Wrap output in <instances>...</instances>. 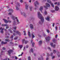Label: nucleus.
I'll use <instances>...</instances> for the list:
<instances>
[{
    "label": "nucleus",
    "instance_id": "obj_1",
    "mask_svg": "<svg viewBox=\"0 0 60 60\" xmlns=\"http://www.w3.org/2000/svg\"><path fill=\"white\" fill-rule=\"evenodd\" d=\"M38 18L41 19V21H40L39 23L41 25L44 22V18L42 16V15L40 13V12H38Z\"/></svg>",
    "mask_w": 60,
    "mask_h": 60
},
{
    "label": "nucleus",
    "instance_id": "obj_2",
    "mask_svg": "<svg viewBox=\"0 0 60 60\" xmlns=\"http://www.w3.org/2000/svg\"><path fill=\"white\" fill-rule=\"evenodd\" d=\"M11 18H12L13 20H15V19L16 20V21L18 22L17 24H19V23H20V22H19V20L18 19V17H15V16H12L11 17Z\"/></svg>",
    "mask_w": 60,
    "mask_h": 60
},
{
    "label": "nucleus",
    "instance_id": "obj_3",
    "mask_svg": "<svg viewBox=\"0 0 60 60\" xmlns=\"http://www.w3.org/2000/svg\"><path fill=\"white\" fill-rule=\"evenodd\" d=\"M45 4L46 6H45L44 7L46 9H48V7H50V6L49 3H46Z\"/></svg>",
    "mask_w": 60,
    "mask_h": 60
},
{
    "label": "nucleus",
    "instance_id": "obj_4",
    "mask_svg": "<svg viewBox=\"0 0 60 60\" xmlns=\"http://www.w3.org/2000/svg\"><path fill=\"white\" fill-rule=\"evenodd\" d=\"M20 3L17 2V5L16 6V8L17 10H19V8L18 7L20 6Z\"/></svg>",
    "mask_w": 60,
    "mask_h": 60
},
{
    "label": "nucleus",
    "instance_id": "obj_5",
    "mask_svg": "<svg viewBox=\"0 0 60 60\" xmlns=\"http://www.w3.org/2000/svg\"><path fill=\"white\" fill-rule=\"evenodd\" d=\"M55 10L51 11V12H55V11H58V10H59V7H57V6H56L55 7Z\"/></svg>",
    "mask_w": 60,
    "mask_h": 60
},
{
    "label": "nucleus",
    "instance_id": "obj_6",
    "mask_svg": "<svg viewBox=\"0 0 60 60\" xmlns=\"http://www.w3.org/2000/svg\"><path fill=\"white\" fill-rule=\"evenodd\" d=\"M13 32L14 33H16L17 34H18L19 36H21V33L19 32V31H15V30H13Z\"/></svg>",
    "mask_w": 60,
    "mask_h": 60
},
{
    "label": "nucleus",
    "instance_id": "obj_7",
    "mask_svg": "<svg viewBox=\"0 0 60 60\" xmlns=\"http://www.w3.org/2000/svg\"><path fill=\"white\" fill-rule=\"evenodd\" d=\"M47 2H48V3H49V4H51L52 6V7H53V8H54V7H54V5L53 4L51 3V1H50V0H47Z\"/></svg>",
    "mask_w": 60,
    "mask_h": 60
},
{
    "label": "nucleus",
    "instance_id": "obj_8",
    "mask_svg": "<svg viewBox=\"0 0 60 60\" xmlns=\"http://www.w3.org/2000/svg\"><path fill=\"white\" fill-rule=\"evenodd\" d=\"M45 39L46 40V41L48 42V41H49L50 39V38L49 36L48 37H46L45 38Z\"/></svg>",
    "mask_w": 60,
    "mask_h": 60
},
{
    "label": "nucleus",
    "instance_id": "obj_9",
    "mask_svg": "<svg viewBox=\"0 0 60 60\" xmlns=\"http://www.w3.org/2000/svg\"><path fill=\"white\" fill-rule=\"evenodd\" d=\"M13 52V50H12L10 49L8 51V52L9 53V56H11V52Z\"/></svg>",
    "mask_w": 60,
    "mask_h": 60
},
{
    "label": "nucleus",
    "instance_id": "obj_10",
    "mask_svg": "<svg viewBox=\"0 0 60 60\" xmlns=\"http://www.w3.org/2000/svg\"><path fill=\"white\" fill-rule=\"evenodd\" d=\"M25 41V44H26V43H27V42H28V41H27L25 40V39H24L22 41V43H24V42Z\"/></svg>",
    "mask_w": 60,
    "mask_h": 60
},
{
    "label": "nucleus",
    "instance_id": "obj_11",
    "mask_svg": "<svg viewBox=\"0 0 60 60\" xmlns=\"http://www.w3.org/2000/svg\"><path fill=\"white\" fill-rule=\"evenodd\" d=\"M50 45L52 47H53L54 48H55V47L56 46V45H53V43L52 42L51 43Z\"/></svg>",
    "mask_w": 60,
    "mask_h": 60
},
{
    "label": "nucleus",
    "instance_id": "obj_12",
    "mask_svg": "<svg viewBox=\"0 0 60 60\" xmlns=\"http://www.w3.org/2000/svg\"><path fill=\"white\" fill-rule=\"evenodd\" d=\"M1 55H0V57H1L2 56L1 55H4V51H1Z\"/></svg>",
    "mask_w": 60,
    "mask_h": 60
},
{
    "label": "nucleus",
    "instance_id": "obj_13",
    "mask_svg": "<svg viewBox=\"0 0 60 60\" xmlns=\"http://www.w3.org/2000/svg\"><path fill=\"white\" fill-rule=\"evenodd\" d=\"M43 7H41L40 8V10L41 11V13H42V11L43 10Z\"/></svg>",
    "mask_w": 60,
    "mask_h": 60
},
{
    "label": "nucleus",
    "instance_id": "obj_14",
    "mask_svg": "<svg viewBox=\"0 0 60 60\" xmlns=\"http://www.w3.org/2000/svg\"><path fill=\"white\" fill-rule=\"evenodd\" d=\"M8 26V25L7 24H2V26Z\"/></svg>",
    "mask_w": 60,
    "mask_h": 60
},
{
    "label": "nucleus",
    "instance_id": "obj_15",
    "mask_svg": "<svg viewBox=\"0 0 60 60\" xmlns=\"http://www.w3.org/2000/svg\"><path fill=\"white\" fill-rule=\"evenodd\" d=\"M30 26L31 29H33V28H34V26H33V25H32V24H30Z\"/></svg>",
    "mask_w": 60,
    "mask_h": 60
},
{
    "label": "nucleus",
    "instance_id": "obj_16",
    "mask_svg": "<svg viewBox=\"0 0 60 60\" xmlns=\"http://www.w3.org/2000/svg\"><path fill=\"white\" fill-rule=\"evenodd\" d=\"M21 13L22 15V14H23L24 15V17H26V14H25V13L23 12V13H22V12H21Z\"/></svg>",
    "mask_w": 60,
    "mask_h": 60
},
{
    "label": "nucleus",
    "instance_id": "obj_17",
    "mask_svg": "<svg viewBox=\"0 0 60 60\" xmlns=\"http://www.w3.org/2000/svg\"><path fill=\"white\" fill-rule=\"evenodd\" d=\"M13 24L14 25H17V24H16L15 20H14L13 21Z\"/></svg>",
    "mask_w": 60,
    "mask_h": 60
},
{
    "label": "nucleus",
    "instance_id": "obj_18",
    "mask_svg": "<svg viewBox=\"0 0 60 60\" xmlns=\"http://www.w3.org/2000/svg\"><path fill=\"white\" fill-rule=\"evenodd\" d=\"M3 20H4V22H5V23H7L8 22V21H7V20H6L5 19H3Z\"/></svg>",
    "mask_w": 60,
    "mask_h": 60
},
{
    "label": "nucleus",
    "instance_id": "obj_19",
    "mask_svg": "<svg viewBox=\"0 0 60 60\" xmlns=\"http://www.w3.org/2000/svg\"><path fill=\"white\" fill-rule=\"evenodd\" d=\"M10 11L11 12H13V10H12V9H9L8 10V11Z\"/></svg>",
    "mask_w": 60,
    "mask_h": 60
},
{
    "label": "nucleus",
    "instance_id": "obj_20",
    "mask_svg": "<svg viewBox=\"0 0 60 60\" xmlns=\"http://www.w3.org/2000/svg\"><path fill=\"white\" fill-rule=\"evenodd\" d=\"M13 35H12L11 37H10V38H11V39H12L11 40V41H12V40H13Z\"/></svg>",
    "mask_w": 60,
    "mask_h": 60
},
{
    "label": "nucleus",
    "instance_id": "obj_21",
    "mask_svg": "<svg viewBox=\"0 0 60 60\" xmlns=\"http://www.w3.org/2000/svg\"><path fill=\"white\" fill-rule=\"evenodd\" d=\"M10 44H11L12 46H14V44H13V43H12V42H10Z\"/></svg>",
    "mask_w": 60,
    "mask_h": 60
},
{
    "label": "nucleus",
    "instance_id": "obj_22",
    "mask_svg": "<svg viewBox=\"0 0 60 60\" xmlns=\"http://www.w3.org/2000/svg\"><path fill=\"white\" fill-rule=\"evenodd\" d=\"M31 35H32V39H33L34 37H35V36H34V34L33 33H32L31 34Z\"/></svg>",
    "mask_w": 60,
    "mask_h": 60
},
{
    "label": "nucleus",
    "instance_id": "obj_23",
    "mask_svg": "<svg viewBox=\"0 0 60 60\" xmlns=\"http://www.w3.org/2000/svg\"><path fill=\"white\" fill-rule=\"evenodd\" d=\"M19 47L20 48V49H21L22 47H23V45H19Z\"/></svg>",
    "mask_w": 60,
    "mask_h": 60
},
{
    "label": "nucleus",
    "instance_id": "obj_24",
    "mask_svg": "<svg viewBox=\"0 0 60 60\" xmlns=\"http://www.w3.org/2000/svg\"><path fill=\"white\" fill-rule=\"evenodd\" d=\"M39 45H41L42 44V41H39Z\"/></svg>",
    "mask_w": 60,
    "mask_h": 60
},
{
    "label": "nucleus",
    "instance_id": "obj_25",
    "mask_svg": "<svg viewBox=\"0 0 60 60\" xmlns=\"http://www.w3.org/2000/svg\"><path fill=\"white\" fill-rule=\"evenodd\" d=\"M25 7L26 10L28 9V6L27 5H25Z\"/></svg>",
    "mask_w": 60,
    "mask_h": 60
},
{
    "label": "nucleus",
    "instance_id": "obj_26",
    "mask_svg": "<svg viewBox=\"0 0 60 60\" xmlns=\"http://www.w3.org/2000/svg\"><path fill=\"white\" fill-rule=\"evenodd\" d=\"M53 42H54V43H56V39H53Z\"/></svg>",
    "mask_w": 60,
    "mask_h": 60
},
{
    "label": "nucleus",
    "instance_id": "obj_27",
    "mask_svg": "<svg viewBox=\"0 0 60 60\" xmlns=\"http://www.w3.org/2000/svg\"><path fill=\"white\" fill-rule=\"evenodd\" d=\"M45 19L47 20H48V21H49V18L48 17H47V18H46Z\"/></svg>",
    "mask_w": 60,
    "mask_h": 60
},
{
    "label": "nucleus",
    "instance_id": "obj_28",
    "mask_svg": "<svg viewBox=\"0 0 60 60\" xmlns=\"http://www.w3.org/2000/svg\"><path fill=\"white\" fill-rule=\"evenodd\" d=\"M28 34L29 37H31V36H30V32L29 31H28Z\"/></svg>",
    "mask_w": 60,
    "mask_h": 60
},
{
    "label": "nucleus",
    "instance_id": "obj_29",
    "mask_svg": "<svg viewBox=\"0 0 60 60\" xmlns=\"http://www.w3.org/2000/svg\"><path fill=\"white\" fill-rule=\"evenodd\" d=\"M28 60H31V57L30 56H29L28 57Z\"/></svg>",
    "mask_w": 60,
    "mask_h": 60
},
{
    "label": "nucleus",
    "instance_id": "obj_30",
    "mask_svg": "<svg viewBox=\"0 0 60 60\" xmlns=\"http://www.w3.org/2000/svg\"><path fill=\"white\" fill-rule=\"evenodd\" d=\"M31 51L32 52V53H34V51H33V48H31L30 49Z\"/></svg>",
    "mask_w": 60,
    "mask_h": 60
},
{
    "label": "nucleus",
    "instance_id": "obj_31",
    "mask_svg": "<svg viewBox=\"0 0 60 60\" xmlns=\"http://www.w3.org/2000/svg\"><path fill=\"white\" fill-rule=\"evenodd\" d=\"M5 41H6L9 42L10 41V40H7V39H5Z\"/></svg>",
    "mask_w": 60,
    "mask_h": 60
},
{
    "label": "nucleus",
    "instance_id": "obj_32",
    "mask_svg": "<svg viewBox=\"0 0 60 60\" xmlns=\"http://www.w3.org/2000/svg\"><path fill=\"white\" fill-rule=\"evenodd\" d=\"M53 52V53H54V54H55V53H56V50H54Z\"/></svg>",
    "mask_w": 60,
    "mask_h": 60
},
{
    "label": "nucleus",
    "instance_id": "obj_33",
    "mask_svg": "<svg viewBox=\"0 0 60 60\" xmlns=\"http://www.w3.org/2000/svg\"><path fill=\"white\" fill-rule=\"evenodd\" d=\"M30 11H32V7H31V6L30 7Z\"/></svg>",
    "mask_w": 60,
    "mask_h": 60
},
{
    "label": "nucleus",
    "instance_id": "obj_34",
    "mask_svg": "<svg viewBox=\"0 0 60 60\" xmlns=\"http://www.w3.org/2000/svg\"><path fill=\"white\" fill-rule=\"evenodd\" d=\"M46 31L48 33H49V30L48 29L47 30H46Z\"/></svg>",
    "mask_w": 60,
    "mask_h": 60
},
{
    "label": "nucleus",
    "instance_id": "obj_35",
    "mask_svg": "<svg viewBox=\"0 0 60 60\" xmlns=\"http://www.w3.org/2000/svg\"><path fill=\"white\" fill-rule=\"evenodd\" d=\"M8 31H10V33H12V30H8Z\"/></svg>",
    "mask_w": 60,
    "mask_h": 60
},
{
    "label": "nucleus",
    "instance_id": "obj_36",
    "mask_svg": "<svg viewBox=\"0 0 60 60\" xmlns=\"http://www.w3.org/2000/svg\"><path fill=\"white\" fill-rule=\"evenodd\" d=\"M48 49H49L50 50V51H51V49H50V48L49 47H48Z\"/></svg>",
    "mask_w": 60,
    "mask_h": 60
},
{
    "label": "nucleus",
    "instance_id": "obj_37",
    "mask_svg": "<svg viewBox=\"0 0 60 60\" xmlns=\"http://www.w3.org/2000/svg\"><path fill=\"white\" fill-rule=\"evenodd\" d=\"M36 3L38 5H39V3H38V1H36Z\"/></svg>",
    "mask_w": 60,
    "mask_h": 60
},
{
    "label": "nucleus",
    "instance_id": "obj_38",
    "mask_svg": "<svg viewBox=\"0 0 60 60\" xmlns=\"http://www.w3.org/2000/svg\"><path fill=\"white\" fill-rule=\"evenodd\" d=\"M16 28H17V27L16 26L13 27V29H14L15 30H16Z\"/></svg>",
    "mask_w": 60,
    "mask_h": 60
},
{
    "label": "nucleus",
    "instance_id": "obj_39",
    "mask_svg": "<svg viewBox=\"0 0 60 60\" xmlns=\"http://www.w3.org/2000/svg\"><path fill=\"white\" fill-rule=\"evenodd\" d=\"M34 42L33 43H32V46L33 47H34Z\"/></svg>",
    "mask_w": 60,
    "mask_h": 60
},
{
    "label": "nucleus",
    "instance_id": "obj_40",
    "mask_svg": "<svg viewBox=\"0 0 60 60\" xmlns=\"http://www.w3.org/2000/svg\"><path fill=\"white\" fill-rule=\"evenodd\" d=\"M57 28H58V27H57V26H56L55 27V29H56V31H57Z\"/></svg>",
    "mask_w": 60,
    "mask_h": 60
},
{
    "label": "nucleus",
    "instance_id": "obj_41",
    "mask_svg": "<svg viewBox=\"0 0 60 60\" xmlns=\"http://www.w3.org/2000/svg\"><path fill=\"white\" fill-rule=\"evenodd\" d=\"M47 57H48V56H50V55L49 54V53H47Z\"/></svg>",
    "mask_w": 60,
    "mask_h": 60
},
{
    "label": "nucleus",
    "instance_id": "obj_42",
    "mask_svg": "<svg viewBox=\"0 0 60 60\" xmlns=\"http://www.w3.org/2000/svg\"><path fill=\"white\" fill-rule=\"evenodd\" d=\"M26 31H24L23 32V33H24V35H26Z\"/></svg>",
    "mask_w": 60,
    "mask_h": 60
},
{
    "label": "nucleus",
    "instance_id": "obj_43",
    "mask_svg": "<svg viewBox=\"0 0 60 60\" xmlns=\"http://www.w3.org/2000/svg\"><path fill=\"white\" fill-rule=\"evenodd\" d=\"M0 33H1V34H3L4 33V31H3L1 30L0 31Z\"/></svg>",
    "mask_w": 60,
    "mask_h": 60
},
{
    "label": "nucleus",
    "instance_id": "obj_44",
    "mask_svg": "<svg viewBox=\"0 0 60 60\" xmlns=\"http://www.w3.org/2000/svg\"><path fill=\"white\" fill-rule=\"evenodd\" d=\"M50 56H53V53H51Z\"/></svg>",
    "mask_w": 60,
    "mask_h": 60
},
{
    "label": "nucleus",
    "instance_id": "obj_45",
    "mask_svg": "<svg viewBox=\"0 0 60 60\" xmlns=\"http://www.w3.org/2000/svg\"><path fill=\"white\" fill-rule=\"evenodd\" d=\"M1 29V31H3V30H4V29H2V28L0 27V30Z\"/></svg>",
    "mask_w": 60,
    "mask_h": 60
},
{
    "label": "nucleus",
    "instance_id": "obj_46",
    "mask_svg": "<svg viewBox=\"0 0 60 60\" xmlns=\"http://www.w3.org/2000/svg\"><path fill=\"white\" fill-rule=\"evenodd\" d=\"M8 15H12L11 13H10L8 14Z\"/></svg>",
    "mask_w": 60,
    "mask_h": 60
},
{
    "label": "nucleus",
    "instance_id": "obj_47",
    "mask_svg": "<svg viewBox=\"0 0 60 60\" xmlns=\"http://www.w3.org/2000/svg\"><path fill=\"white\" fill-rule=\"evenodd\" d=\"M2 49L3 50H5V47H3V48Z\"/></svg>",
    "mask_w": 60,
    "mask_h": 60
},
{
    "label": "nucleus",
    "instance_id": "obj_48",
    "mask_svg": "<svg viewBox=\"0 0 60 60\" xmlns=\"http://www.w3.org/2000/svg\"><path fill=\"white\" fill-rule=\"evenodd\" d=\"M45 15H46V14H47V12L46 11H45Z\"/></svg>",
    "mask_w": 60,
    "mask_h": 60
},
{
    "label": "nucleus",
    "instance_id": "obj_49",
    "mask_svg": "<svg viewBox=\"0 0 60 60\" xmlns=\"http://www.w3.org/2000/svg\"><path fill=\"white\" fill-rule=\"evenodd\" d=\"M60 5V3L59 2H58L57 4V5L58 6V5Z\"/></svg>",
    "mask_w": 60,
    "mask_h": 60
},
{
    "label": "nucleus",
    "instance_id": "obj_50",
    "mask_svg": "<svg viewBox=\"0 0 60 60\" xmlns=\"http://www.w3.org/2000/svg\"><path fill=\"white\" fill-rule=\"evenodd\" d=\"M18 39V37H17L16 38H14V40H17Z\"/></svg>",
    "mask_w": 60,
    "mask_h": 60
},
{
    "label": "nucleus",
    "instance_id": "obj_51",
    "mask_svg": "<svg viewBox=\"0 0 60 60\" xmlns=\"http://www.w3.org/2000/svg\"><path fill=\"white\" fill-rule=\"evenodd\" d=\"M20 1L21 3H23V0H20Z\"/></svg>",
    "mask_w": 60,
    "mask_h": 60
},
{
    "label": "nucleus",
    "instance_id": "obj_52",
    "mask_svg": "<svg viewBox=\"0 0 60 60\" xmlns=\"http://www.w3.org/2000/svg\"><path fill=\"white\" fill-rule=\"evenodd\" d=\"M55 23H53V25H52V26L53 27H54V26H55Z\"/></svg>",
    "mask_w": 60,
    "mask_h": 60
},
{
    "label": "nucleus",
    "instance_id": "obj_53",
    "mask_svg": "<svg viewBox=\"0 0 60 60\" xmlns=\"http://www.w3.org/2000/svg\"><path fill=\"white\" fill-rule=\"evenodd\" d=\"M3 44H4V42H3V41H2L1 42V44L2 45H3Z\"/></svg>",
    "mask_w": 60,
    "mask_h": 60
},
{
    "label": "nucleus",
    "instance_id": "obj_54",
    "mask_svg": "<svg viewBox=\"0 0 60 60\" xmlns=\"http://www.w3.org/2000/svg\"><path fill=\"white\" fill-rule=\"evenodd\" d=\"M5 38H8L9 37L8 36H6L5 37Z\"/></svg>",
    "mask_w": 60,
    "mask_h": 60
},
{
    "label": "nucleus",
    "instance_id": "obj_55",
    "mask_svg": "<svg viewBox=\"0 0 60 60\" xmlns=\"http://www.w3.org/2000/svg\"><path fill=\"white\" fill-rule=\"evenodd\" d=\"M43 35L44 36H46V34H45L44 33L43 34Z\"/></svg>",
    "mask_w": 60,
    "mask_h": 60
},
{
    "label": "nucleus",
    "instance_id": "obj_56",
    "mask_svg": "<svg viewBox=\"0 0 60 60\" xmlns=\"http://www.w3.org/2000/svg\"><path fill=\"white\" fill-rule=\"evenodd\" d=\"M15 59L16 60H17V59H18L17 57H16V56H15Z\"/></svg>",
    "mask_w": 60,
    "mask_h": 60
},
{
    "label": "nucleus",
    "instance_id": "obj_57",
    "mask_svg": "<svg viewBox=\"0 0 60 60\" xmlns=\"http://www.w3.org/2000/svg\"><path fill=\"white\" fill-rule=\"evenodd\" d=\"M8 22H9V23H11V21L10 20H8Z\"/></svg>",
    "mask_w": 60,
    "mask_h": 60
},
{
    "label": "nucleus",
    "instance_id": "obj_58",
    "mask_svg": "<svg viewBox=\"0 0 60 60\" xmlns=\"http://www.w3.org/2000/svg\"><path fill=\"white\" fill-rule=\"evenodd\" d=\"M13 35H14V36H15L16 35V34H15V33H14L13 34Z\"/></svg>",
    "mask_w": 60,
    "mask_h": 60
},
{
    "label": "nucleus",
    "instance_id": "obj_59",
    "mask_svg": "<svg viewBox=\"0 0 60 60\" xmlns=\"http://www.w3.org/2000/svg\"><path fill=\"white\" fill-rule=\"evenodd\" d=\"M26 48H28V45H27L26 46Z\"/></svg>",
    "mask_w": 60,
    "mask_h": 60
},
{
    "label": "nucleus",
    "instance_id": "obj_60",
    "mask_svg": "<svg viewBox=\"0 0 60 60\" xmlns=\"http://www.w3.org/2000/svg\"><path fill=\"white\" fill-rule=\"evenodd\" d=\"M54 57H55V56H53L52 57V59H54Z\"/></svg>",
    "mask_w": 60,
    "mask_h": 60
},
{
    "label": "nucleus",
    "instance_id": "obj_61",
    "mask_svg": "<svg viewBox=\"0 0 60 60\" xmlns=\"http://www.w3.org/2000/svg\"><path fill=\"white\" fill-rule=\"evenodd\" d=\"M25 49H26V47H25V46H24V49H23L24 51H25Z\"/></svg>",
    "mask_w": 60,
    "mask_h": 60
},
{
    "label": "nucleus",
    "instance_id": "obj_62",
    "mask_svg": "<svg viewBox=\"0 0 60 60\" xmlns=\"http://www.w3.org/2000/svg\"><path fill=\"white\" fill-rule=\"evenodd\" d=\"M34 4H35V7H36L37 6V5H36V4H35V3H34Z\"/></svg>",
    "mask_w": 60,
    "mask_h": 60
},
{
    "label": "nucleus",
    "instance_id": "obj_63",
    "mask_svg": "<svg viewBox=\"0 0 60 60\" xmlns=\"http://www.w3.org/2000/svg\"><path fill=\"white\" fill-rule=\"evenodd\" d=\"M38 60H41V58H38Z\"/></svg>",
    "mask_w": 60,
    "mask_h": 60
},
{
    "label": "nucleus",
    "instance_id": "obj_64",
    "mask_svg": "<svg viewBox=\"0 0 60 60\" xmlns=\"http://www.w3.org/2000/svg\"><path fill=\"white\" fill-rule=\"evenodd\" d=\"M7 60V58H6L5 59H3V60Z\"/></svg>",
    "mask_w": 60,
    "mask_h": 60
}]
</instances>
